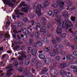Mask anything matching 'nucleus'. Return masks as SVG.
I'll return each mask as SVG.
<instances>
[{
  "label": "nucleus",
  "mask_w": 77,
  "mask_h": 77,
  "mask_svg": "<svg viewBox=\"0 0 77 77\" xmlns=\"http://www.w3.org/2000/svg\"><path fill=\"white\" fill-rule=\"evenodd\" d=\"M13 32L14 33H15L16 34H17V33H20V32H21V31H19L18 32H17V31L16 30H14L13 31Z\"/></svg>",
  "instance_id": "c03bdc74"
},
{
  "label": "nucleus",
  "mask_w": 77,
  "mask_h": 77,
  "mask_svg": "<svg viewBox=\"0 0 77 77\" xmlns=\"http://www.w3.org/2000/svg\"><path fill=\"white\" fill-rule=\"evenodd\" d=\"M59 51L57 49H54L53 51L51 52L50 53V55L51 57H54L55 56L56 54H59Z\"/></svg>",
  "instance_id": "39448f33"
},
{
  "label": "nucleus",
  "mask_w": 77,
  "mask_h": 77,
  "mask_svg": "<svg viewBox=\"0 0 77 77\" xmlns=\"http://www.w3.org/2000/svg\"><path fill=\"white\" fill-rule=\"evenodd\" d=\"M42 45V43L41 42H40L38 41L37 42L36 45L37 46V47H41Z\"/></svg>",
  "instance_id": "6ab92c4d"
},
{
  "label": "nucleus",
  "mask_w": 77,
  "mask_h": 77,
  "mask_svg": "<svg viewBox=\"0 0 77 77\" xmlns=\"http://www.w3.org/2000/svg\"><path fill=\"white\" fill-rule=\"evenodd\" d=\"M57 65L58 64L57 63H54L53 65L54 66H57Z\"/></svg>",
  "instance_id": "680f3d73"
},
{
  "label": "nucleus",
  "mask_w": 77,
  "mask_h": 77,
  "mask_svg": "<svg viewBox=\"0 0 77 77\" xmlns=\"http://www.w3.org/2000/svg\"><path fill=\"white\" fill-rule=\"evenodd\" d=\"M40 27H41V25H40V24L37 23L36 26L35 27L34 29H36V30H38V28H40Z\"/></svg>",
  "instance_id": "a878e982"
},
{
  "label": "nucleus",
  "mask_w": 77,
  "mask_h": 77,
  "mask_svg": "<svg viewBox=\"0 0 77 77\" xmlns=\"http://www.w3.org/2000/svg\"><path fill=\"white\" fill-rule=\"evenodd\" d=\"M6 54H4L2 56V59H5L6 57Z\"/></svg>",
  "instance_id": "bf43d9fd"
},
{
  "label": "nucleus",
  "mask_w": 77,
  "mask_h": 77,
  "mask_svg": "<svg viewBox=\"0 0 77 77\" xmlns=\"http://www.w3.org/2000/svg\"><path fill=\"white\" fill-rule=\"evenodd\" d=\"M23 24V23L22 22H19L18 23V26L19 27H21Z\"/></svg>",
  "instance_id": "58836bf2"
},
{
  "label": "nucleus",
  "mask_w": 77,
  "mask_h": 77,
  "mask_svg": "<svg viewBox=\"0 0 77 77\" xmlns=\"http://www.w3.org/2000/svg\"><path fill=\"white\" fill-rule=\"evenodd\" d=\"M50 4V3L48 2V1L47 0H45L43 2V6H44L45 8V7L48 6V5H49Z\"/></svg>",
  "instance_id": "6e6552de"
},
{
  "label": "nucleus",
  "mask_w": 77,
  "mask_h": 77,
  "mask_svg": "<svg viewBox=\"0 0 77 77\" xmlns=\"http://www.w3.org/2000/svg\"><path fill=\"white\" fill-rule=\"evenodd\" d=\"M65 71L64 70H61L60 71V75H65Z\"/></svg>",
  "instance_id": "c85d7f7f"
},
{
  "label": "nucleus",
  "mask_w": 77,
  "mask_h": 77,
  "mask_svg": "<svg viewBox=\"0 0 77 77\" xmlns=\"http://www.w3.org/2000/svg\"><path fill=\"white\" fill-rule=\"evenodd\" d=\"M67 41H66L65 42H64V43H66V45H68V46H69L70 45V43L69 42H67Z\"/></svg>",
  "instance_id": "8fccbe9b"
},
{
  "label": "nucleus",
  "mask_w": 77,
  "mask_h": 77,
  "mask_svg": "<svg viewBox=\"0 0 77 77\" xmlns=\"http://www.w3.org/2000/svg\"><path fill=\"white\" fill-rule=\"evenodd\" d=\"M23 20L24 21H27L28 19L27 17H24L23 18Z\"/></svg>",
  "instance_id": "de8ad7c7"
},
{
  "label": "nucleus",
  "mask_w": 77,
  "mask_h": 77,
  "mask_svg": "<svg viewBox=\"0 0 77 77\" xmlns=\"http://www.w3.org/2000/svg\"><path fill=\"white\" fill-rule=\"evenodd\" d=\"M26 6V4H25V2H23L22 3H21L19 7L21 8L22 6Z\"/></svg>",
  "instance_id": "bb28decb"
},
{
  "label": "nucleus",
  "mask_w": 77,
  "mask_h": 77,
  "mask_svg": "<svg viewBox=\"0 0 77 77\" xmlns=\"http://www.w3.org/2000/svg\"><path fill=\"white\" fill-rule=\"evenodd\" d=\"M62 29L60 28V27L58 26L57 27V29L56 32L57 33L60 34V33H61L62 32Z\"/></svg>",
  "instance_id": "ddd939ff"
},
{
  "label": "nucleus",
  "mask_w": 77,
  "mask_h": 77,
  "mask_svg": "<svg viewBox=\"0 0 77 77\" xmlns=\"http://www.w3.org/2000/svg\"><path fill=\"white\" fill-rule=\"evenodd\" d=\"M7 24H8V26H9V24H11V21L9 20V19H7Z\"/></svg>",
  "instance_id": "6e6d98bb"
},
{
  "label": "nucleus",
  "mask_w": 77,
  "mask_h": 77,
  "mask_svg": "<svg viewBox=\"0 0 77 77\" xmlns=\"http://www.w3.org/2000/svg\"><path fill=\"white\" fill-rule=\"evenodd\" d=\"M49 68L51 69H53V68H54V66H51L49 67Z\"/></svg>",
  "instance_id": "0e129e2a"
},
{
  "label": "nucleus",
  "mask_w": 77,
  "mask_h": 77,
  "mask_svg": "<svg viewBox=\"0 0 77 77\" xmlns=\"http://www.w3.org/2000/svg\"><path fill=\"white\" fill-rule=\"evenodd\" d=\"M49 32L48 31H45L44 32L43 34L44 36H47Z\"/></svg>",
  "instance_id": "473e14b6"
},
{
  "label": "nucleus",
  "mask_w": 77,
  "mask_h": 77,
  "mask_svg": "<svg viewBox=\"0 0 77 77\" xmlns=\"http://www.w3.org/2000/svg\"><path fill=\"white\" fill-rule=\"evenodd\" d=\"M18 71L20 72H22L23 71V68L21 67H20L18 69Z\"/></svg>",
  "instance_id": "603ef678"
},
{
  "label": "nucleus",
  "mask_w": 77,
  "mask_h": 77,
  "mask_svg": "<svg viewBox=\"0 0 77 77\" xmlns=\"http://www.w3.org/2000/svg\"><path fill=\"white\" fill-rule=\"evenodd\" d=\"M11 68H12V64H9L7 66L5 69H9Z\"/></svg>",
  "instance_id": "c9c22d12"
},
{
  "label": "nucleus",
  "mask_w": 77,
  "mask_h": 77,
  "mask_svg": "<svg viewBox=\"0 0 77 77\" xmlns=\"http://www.w3.org/2000/svg\"><path fill=\"white\" fill-rule=\"evenodd\" d=\"M34 35H35V34H34V32H31L30 34L29 35L30 37V38H33V36H34Z\"/></svg>",
  "instance_id": "37998d69"
},
{
  "label": "nucleus",
  "mask_w": 77,
  "mask_h": 77,
  "mask_svg": "<svg viewBox=\"0 0 77 77\" xmlns=\"http://www.w3.org/2000/svg\"><path fill=\"white\" fill-rule=\"evenodd\" d=\"M23 32L24 33H26V35H29L30 34V32L27 29H23Z\"/></svg>",
  "instance_id": "a211bd4d"
},
{
  "label": "nucleus",
  "mask_w": 77,
  "mask_h": 77,
  "mask_svg": "<svg viewBox=\"0 0 77 77\" xmlns=\"http://www.w3.org/2000/svg\"><path fill=\"white\" fill-rule=\"evenodd\" d=\"M44 50L46 52L50 51V47H49L48 48H45Z\"/></svg>",
  "instance_id": "2f4dec72"
},
{
  "label": "nucleus",
  "mask_w": 77,
  "mask_h": 77,
  "mask_svg": "<svg viewBox=\"0 0 77 77\" xmlns=\"http://www.w3.org/2000/svg\"><path fill=\"white\" fill-rule=\"evenodd\" d=\"M29 42L32 44H33V40L32 39H30L29 40Z\"/></svg>",
  "instance_id": "4d7b16f0"
},
{
  "label": "nucleus",
  "mask_w": 77,
  "mask_h": 77,
  "mask_svg": "<svg viewBox=\"0 0 77 77\" xmlns=\"http://www.w3.org/2000/svg\"><path fill=\"white\" fill-rule=\"evenodd\" d=\"M55 59L56 60H59L60 59V57L59 56H57L55 57Z\"/></svg>",
  "instance_id": "4c0bfd02"
},
{
  "label": "nucleus",
  "mask_w": 77,
  "mask_h": 77,
  "mask_svg": "<svg viewBox=\"0 0 77 77\" xmlns=\"http://www.w3.org/2000/svg\"><path fill=\"white\" fill-rule=\"evenodd\" d=\"M71 20L72 21H74V22L75 21V17H72V18H71Z\"/></svg>",
  "instance_id": "13d9d810"
},
{
  "label": "nucleus",
  "mask_w": 77,
  "mask_h": 77,
  "mask_svg": "<svg viewBox=\"0 0 77 77\" xmlns=\"http://www.w3.org/2000/svg\"><path fill=\"white\" fill-rule=\"evenodd\" d=\"M75 35H77V31H76L75 32V33H74V36H75Z\"/></svg>",
  "instance_id": "774afa93"
},
{
  "label": "nucleus",
  "mask_w": 77,
  "mask_h": 77,
  "mask_svg": "<svg viewBox=\"0 0 77 77\" xmlns=\"http://www.w3.org/2000/svg\"><path fill=\"white\" fill-rule=\"evenodd\" d=\"M45 29H46V27H45L43 26L42 27L41 29H40V32H42L44 31L45 30Z\"/></svg>",
  "instance_id": "7c9ffc66"
},
{
  "label": "nucleus",
  "mask_w": 77,
  "mask_h": 77,
  "mask_svg": "<svg viewBox=\"0 0 77 77\" xmlns=\"http://www.w3.org/2000/svg\"><path fill=\"white\" fill-rule=\"evenodd\" d=\"M27 57L25 55H23L21 56V57H20L18 58V59L19 60H23V58H26Z\"/></svg>",
  "instance_id": "5701e85b"
},
{
  "label": "nucleus",
  "mask_w": 77,
  "mask_h": 77,
  "mask_svg": "<svg viewBox=\"0 0 77 77\" xmlns=\"http://www.w3.org/2000/svg\"><path fill=\"white\" fill-rule=\"evenodd\" d=\"M42 66V64L41 62H38L37 63V68H41Z\"/></svg>",
  "instance_id": "b1692460"
},
{
  "label": "nucleus",
  "mask_w": 77,
  "mask_h": 77,
  "mask_svg": "<svg viewBox=\"0 0 77 77\" xmlns=\"http://www.w3.org/2000/svg\"><path fill=\"white\" fill-rule=\"evenodd\" d=\"M39 57L40 59H42V60H44L45 58V56L43 54H40L39 55Z\"/></svg>",
  "instance_id": "412c9836"
},
{
  "label": "nucleus",
  "mask_w": 77,
  "mask_h": 77,
  "mask_svg": "<svg viewBox=\"0 0 77 77\" xmlns=\"http://www.w3.org/2000/svg\"><path fill=\"white\" fill-rule=\"evenodd\" d=\"M12 71V69H10L7 71V73L6 75L7 76H10L11 75H12V73L11 72Z\"/></svg>",
  "instance_id": "2eb2a0df"
},
{
  "label": "nucleus",
  "mask_w": 77,
  "mask_h": 77,
  "mask_svg": "<svg viewBox=\"0 0 77 77\" xmlns=\"http://www.w3.org/2000/svg\"><path fill=\"white\" fill-rule=\"evenodd\" d=\"M32 72L33 73H34L35 72V69L33 68H32Z\"/></svg>",
  "instance_id": "e2e57ef3"
},
{
  "label": "nucleus",
  "mask_w": 77,
  "mask_h": 77,
  "mask_svg": "<svg viewBox=\"0 0 77 77\" xmlns=\"http://www.w3.org/2000/svg\"><path fill=\"white\" fill-rule=\"evenodd\" d=\"M63 16H68V13L67 11H65L62 13Z\"/></svg>",
  "instance_id": "c756f323"
},
{
  "label": "nucleus",
  "mask_w": 77,
  "mask_h": 77,
  "mask_svg": "<svg viewBox=\"0 0 77 77\" xmlns=\"http://www.w3.org/2000/svg\"><path fill=\"white\" fill-rule=\"evenodd\" d=\"M39 32H35V37L37 39H39Z\"/></svg>",
  "instance_id": "4be33fe9"
},
{
  "label": "nucleus",
  "mask_w": 77,
  "mask_h": 77,
  "mask_svg": "<svg viewBox=\"0 0 77 77\" xmlns=\"http://www.w3.org/2000/svg\"><path fill=\"white\" fill-rule=\"evenodd\" d=\"M29 63H30V62L29 61H25V64L26 65H28V64H29Z\"/></svg>",
  "instance_id": "338daca9"
},
{
  "label": "nucleus",
  "mask_w": 77,
  "mask_h": 77,
  "mask_svg": "<svg viewBox=\"0 0 77 77\" xmlns=\"http://www.w3.org/2000/svg\"><path fill=\"white\" fill-rule=\"evenodd\" d=\"M5 38L4 39H3L4 41H6V39H6V38H8V39H9V38H10V35H9V34H8V33H5Z\"/></svg>",
  "instance_id": "f3484780"
},
{
  "label": "nucleus",
  "mask_w": 77,
  "mask_h": 77,
  "mask_svg": "<svg viewBox=\"0 0 77 77\" xmlns=\"http://www.w3.org/2000/svg\"><path fill=\"white\" fill-rule=\"evenodd\" d=\"M67 60H71L72 59H74V57L72 54H68L66 56Z\"/></svg>",
  "instance_id": "1a4fd4ad"
},
{
  "label": "nucleus",
  "mask_w": 77,
  "mask_h": 77,
  "mask_svg": "<svg viewBox=\"0 0 77 77\" xmlns=\"http://www.w3.org/2000/svg\"><path fill=\"white\" fill-rule=\"evenodd\" d=\"M51 42L53 44H56L57 43V42H56V41L55 39H53L52 40Z\"/></svg>",
  "instance_id": "f704fd0d"
},
{
  "label": "nucleus",
  "mask_w": 77,
  "mask_h": 77,
  "mask_svg": "<svg viewBox=\"0 0 77 77\" xmlns=\"http://www.w3.org/2000/svg\"><path fill=\"white\" fill-rule=\"evenodd\" d=\"M3 1L7 5L13 7L14 5L15 0H11H11H3Z\"/></svg>",
  "instance_id": "f03ea898"
},
{
  "label": "nucleus",
  "mask_w": 77,
  "mask_h": 77,
  "mask_svg": "<svg viewBox=\"0 0 77 77\" xmlns=\"http://www.w3.org/2000/svg\"><path fill=\"white\" fill-rule=\"evenodd\" d=\"M33 8L34 9H36L35 12L38 14V17H40L42 15V13L41 12V8L42 6L40 4H38V3H34L33 5Z\"/></svg>",
  "instance_id": "f257e3e1"
},
{
  "label": "nucleus",
  "mask_w": 77,
  "mask_h": 77,
  "mask_svg": "<svg viewBox=\"0 0 77 77\" xmlns=\"http://www.w3.org/2000/svg\"><path fill=\"white\" fill-rule=\"evenodd\" d=\"M51 27V25L50 24H48L47 26V28L48 29H49L50 27Z\"/></svg>",
  "instance_id": "052dcab7"
},
{
  "label": "nucleus",
  "mask_w": 77,
  "mask_h": 77,
  "mask_svg": "<svg viewBox=\"0 0 77 77\" xmlns=\"http://www.w3.org/2000/svg\"><path fill=\"white\" fill-rule=\"evenodd\" d=\"M49 73L51 76L52 77H56L58 74V72L56 69L50 70Z\"/></svg>",
  "instance_id": "20e7f679"
},
{
  "label": "nucleus",
  "mask_w": 77,
  "mask_h": 77,
  "mask_svg": "<svg viewBox=\"0 0 77 77\" xmlns=\"http://www.w3.org/2000/svg\"><path fill=\"white\" fill-rule=\"evenodd\" d=\"M53 14V12L51 11H49L48 12V14L49 15L51 16V14Z\"/></svg>",
  "instance_id": "5fc2aeb1"
},
{
  "label": "nucleus",
  "mask_w": 77,
  "mask_h": 77,
  "mask_svg": "<svg viewBox=\"0 0 77 77\" xmlns=\"http://www.w3.org/2000/svg\"><path fill=\"white\" fill-rule=\"evenodd\" d=\"M72 55L74 58L75 57V56H77V51H75Z\"/></svg>",
  "instance_id": "e433bc0d"
},
{
  "label": "nucleus",
  "mask_w": 77,
  "mask_h": 77,
  "mask_svg": "<svg viewBox=\"0 0 77 77\" xmlns=\"http://www.w3.org/2000/svg\"><path fill=\"white\" fill-rule=\"evenodd\" d=\"M57 3L58 4V6H60L61 9L64 8V6H63L64 2H60V1H58L57 2Z\"/></svg>",
  "instance_id": "423d86ee"
},
{
  "label": "nucleus",
  "mask_w": 77,
  "mask_h": 77,
  "mask_svg": "<svg viewBox=\"0 0 77 77\" xmlns=\"http://www.w3.org/2000/svg\"><path fill=\"white\" fill-rule=\"evenodd\" d=\"M45 62L46 64H49L50 62V60L49 58H46L45 59Z\"/></svg>",
  "instance_id": "aec40b11"
},
{
  "label": "nucleus",
  "mask_w": 77,
  "mask_h": 77,
  "mask_svg": "<svg viewBox=\"0 0 77 77\" xmlns=\"http://www.w3.org/2000/svg\"><path fill=\"white\" fill-rule=\"evenodd\" d=\"M43 42H44V43H47L48 42H49V40L48 39L45 38L44 39Z\"/></svg>",
  "instance_id": "72a5a7b5"
},
{
  "label": "nucleus",
  "mask_w": 77,
  "mask_h": 77,
  "mask_svg": "<svg viewBox=\"0 0 77 77\" xmlns=\"http://www.w3.org/2000/svg\"><path fill=\"white\" fill-rule=\"evenodd\" d=\"M24 74H25V76H27L28 75H29V72L28 70H26L24 71Z\"/></svg>",
  "instance_id": "cd10ccee"
},
{
  "label": "nucleus",
  "mask_w": 77,
  "mask_h": 77,
  "mask_svg": "<svg viewBox=\"0 0 77 77\" xmlns=\"http://www.w3.org/2000/svg\"><path fill=\"white\" fill-rule=\"evenodd\" d=\"M71 68H72V69H74V68H75V69H76L75 68H77V66H71Z\"/></svg>",
  "instance_id": "69168bd1"
},
{
  "label": "nucleus",
  "mask_w": 77,
  "mask_h": 77,
  "mask_svg": "<svg viewBox=\"0 0 77 77\" xmlns=\"http://www.w3.org/2000/svg\"><path fill=\"white\" fill-rule=\"evenodd\" d=\"M36 51L35 49H34L32 50V53L33 56H35L36 54Z\"/></svg>",
  "instance_id": "393cba45"
},
{
  "label": "nucleus",
  "mask_w": 77,
  "mask_h": 77,
  "mask_svg": "<svg viewBox=\"0 0 77 77\" xmlns=\"http://www.w3.org/2000/svg\"><path fill=\"white\" fill-rule=\"evenodd\" d=\"M15 12L16 13L15 15H17V14L20 12V10L19 9H15Z\"/></svg>",
  "instance_id": "a18cd8bd"
},
{
  "label": "nucleus",
  "mask_w": 77,
  "mask_h": 77,
  "mask_svg": "<svg viewBox=\"0 0 77 77\" xmlns=\"http://www.w3.org/2000/svg\"><path fill=\"white\" fill-rule=\"evenodd\" d=\"M68 77H72V74H71V73L69 72H68Z\"/></svg>",
  "instance_id": "3c124183"
},
{
  "label": "nucleus",
  "mask_w": 77,
  "mask_h": 77,
  "mask_svg": "<svg viewBox=\"0 0 77 77\" xmlns=\"http://www.w3.org/2000/svg\"><path fill=\"white\" fill-rule=\"evenodd\" d=\"M11 29L13 30H15L16 29V26H15V25L13 26H12Z\"/></svg>",
  "instance_id": "864d4df0"
},
{
  "label": "nucleus",
  "mask_w": 77,
  "mask_h": 77,
  "mask_svg": "<svg viewBox=\"0 0 77 77\" xmlns=\"http://www.w3.org/2000/svg\"><path fill=\"white\" fill-rule=\"evenodd\" d=\"M74 41L75 43H77V36L75 37Z\"/></svg>",
  "instance_id": "09e8293b"
},
{
  "label": "nucleus",
  "mask_w": 77,
  "mask_h": 77,
  "mask_svg": "<svg viewBox=\"0 0 77 77\" xmlns=\"http://www.w3.org/2000/svg\"><path fill=\"white\" fill-rule=\"evenodd\" d=\"M52 6L54 8H57L58 6L56 4H54L52 5Z\"/></svg>",
  "instance_id": "ea45409f"
},
{
  "label": "nucleus",
  "mask_w": 77,
  "mask_h": 77,
  "mask_svg": "<svg viewBox=\"0 0 77 77\" xmlns=\"http://www.w3.org/2000/svg\"><path fill=\"white\" fill-rule=\"evenodd\" d=\"M63 24H64V27H66L67 29L70 28L72 26V24L71 22L68 21L67 19L64 20L63 22Z\"/></svg>",
  "instance_id": "7ed1b4c3"
},
{
  "label": "nucleus",
  "mask_w": 77,
  "mask_h": 77,
  "mask_svg": "<svg viewBox=\"0 0 77 77\" xmlns=\"http://www.w3.org/2000/svg\"><path fill=\"white\" fill-rule=\"evenodd\" d=\"M17 15L16 17V18H20V15H23V14H24V13H19L18 14H17Z\"/></svg>",
  "instance_id": "a19ab883"
},
{
  "label": "nucleus",
  "mask_w": 77,
  "mask_h": 77,
  "mask_svg": "<svg viewBox=\"0 0 77 77\" xmlns=\"http://www.w3.org/2000/svg\"><path fill=\"white\" fill-rule=\"evenodd\" d=\"M54 47L55 48H57V49H63V46L60 44H58L55 45L54 46Z\"/></svg>",
  "instance_id": "9d476101"
},
{
  "label": "nucleus",
  "mask_w": 77,
  "mask_h": 77,
  "mask_svg": "<svg viewBox=\"0 0 77 77\" xmlns=\"http://www.w3.org/2000/svg\"><path fill=\"white\" fill-rule=\"evenodd\" d=\"M29 9V7L27 6L26 8H23L21 10V11L25 13H27L28 12V10Z\"/></svg>",
  "instance_id": "0eeeda50"
},
{
  "label": "nucleus",
  "mask_w": 77,
  "mask_h": 77,
  "mask_svg": "<svg viewBox=\"0 0 77 77\" xmlns=\"http://www.w3.org/2000/svg\"><path fill=\"white\" fill-rule=\"evenodd\" d=\"M54 13L53 15V17H57L59 14V11L58 10H55L54 11Z\"/></svg>",
  "instance_id": "4468645a"
},
{
  "label": "nucleus",
  "mask_w": 77,
  "mask_h": 77,
  "mask_svg": "<svg viewBox=\"0 0 77 77\" xmlns=\"http://www.w3.org/2000/svg\"><path fill=\"white\" fill-rule=\"evenodd\" d=\"M66 34L65 33H63L61 34V36L62 38H65L66 37Z\"/></svg>",
  "instance_id": "79ce46f5"
},
{
  "label": "nucleus",
  "mask_w": 77,
  "mask_h": 77,
  "mask_svg": "<svg viewBox=\"0 0 77 77\" xmlns=\"http://www.w3.org/2000/svg\"><path fill=\"white\" fill-rule=\"evenodd\" d=\"M63 21V19L60 17H58L57 20V22L59 23V24H61L62 22Z\"/></svg>",
  "instance_id": "dca6fc26"
},
{
  "label": "nucleus",
  "mask_w": 77,
  "mask_h": 77,
  "mask_svg": "<svg viewBox=\"0 0 77 77\" xmlns=\"http://www.w3.org/2000/svg\"><path fill=\"white\" fill-rule=\"evenodd\" d=\"M56 40L57 41V42H60V38H59L57 37L56 38Z\"/></svg>",
  "instance_id": "49530a36"
},
{
  "label": "nucleus",
  "mask_w": 77,
  "mask_h": 77,
  "mask_svg": "<svg viewBox=\"0 0 77 77\" xmlns=\"http://www.w3.org/2000/svg\"><path fill=\"white\" fill-rule=\"evenodd\" d=\"M68 66V64L63 63L60 65L59 67L60 69H63L66 66Z\"/></svg>",
  "instance_id": "9b49d317"
},
{
  "label": "nucleus",
  "mask_w": 77,
  "mask_h": 77,
  "mask_svg": "<svg viewBox=\"0 0 77 77\" xmlns=\"http://www.w3.org/2000/svg\"><path fill=\"white\" fill-rule=\"evenodd\" d=\"M48 71V68H44L42 70L41 73L42 74H45Z\"/></svg>",
  "instance_id": "f8f14e48"
}]
</instances>
